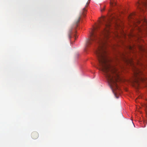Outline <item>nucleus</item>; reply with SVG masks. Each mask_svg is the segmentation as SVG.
I'll return each mask as SVG.
<instances>
[{"label":"nucleus","instance_id":"1","mask_svg":"<svg viewBox=\"0 0 147 147\" xmlns=\"http://www.w3.org/2000/svg\"><path fill=\"white\" fill-rule=\"evenodd\" d=\"M110 23V19L103 17L98 25L94 28L90 38L87 41V45L88 46L92 43L96 44L94 52L98 60L99 69L104 73L114 92L115 90L119 89L116 82L119 77L117 69L110 64L107 56L106 42L109 37Z\"/></svg>","mask_w":147,"mask_h":147},{"label":"nucleus","instance_id":"2","mask_svg":"<svg viewBox=\"0 0 147 147\" xmlns=\"http://www.w3.org/2000/svg\"><path fill=\"white\" fill-rule=\"evenodd\" d=\"M147 0H139L136 5L140 10L141 13L140 19L135 17L134 14H131L129 17V20L131 22L130 25L137 29L141 34H147V20L142 13L147 10Z\"/></svg>","mask_w":147,"mask_h":147},{"label":"nucleus","instance_id":"3","mask_svg":"<svg viewBox=\"0 0 147 147\" xmlns=\"http://www.w3.org/2000/svg\"><path fill=\"white\" fill-rule=\"evenodd\" d=\"M134 73V81L138 85L140 82H144L146 80V78L144 77V74L142 72V70L136 68Z\"/></svg>","mask_w":147,"mask_h":147},{"label":"nucleus","instance_id":"4","mask_svg":"<svg viewBox=\"0 0 147 147\" xmlns=\"http://www.w3.org/2000/svg\"><path fill=\"white\" fill-rule=\"evenodd\" d=\"M81 19V16H80L74 22L73 26L71 28H70L69 30L68 36L69 38H71V31L73 29L76 28L78 26V24L79 23Z\"/></svg>","mask_w":147,"mask_h":147},{"label":"nucleus","instance_id":"5","mask_svg":"<svg viewBox=\"0 0 147 147\" xmlns=\"http://www.w3.org/2000/svg\"><path fill=\"white\" fill-rule=\"evenodd\" d=\"M31 137L33 139H36L38 137V134L36 132H33L31 134Z\"/></svg>","mask_w":147,"mask_h":147},{"label":"nucleus","instance_id":"6","mask_svg":"<svg viewBox=\"0 0 147 147\" xmlns=\"http://www.w3.org/2000/svg\"><path fill=\"white\" fill-rule=\"evenodd\" d=\"M127 49L128 51H130V52H132V53H134V47H132L130 45L128 46Z\"/></svg>","mask_w":147,"mask_h":147},{"label":"nucleus","instance_id":"7","mask_svg":"<svg viewBox=\"0 0 147 147\" xmlns=\"http://www.w3.org/2000/svg\"><path fill=\"white\" fill-rule=\"evenodd\" d=\"M126 61H127V62H128L129 63H131V64L133 63V61H132V59L130 60V59H126Z\"/></svg>","mask_w":147,"mask_h":147},{"label":"nucleus","instance_id":"8","mask_svg":"<svg viewBox=\"0 0 147 147\" xmlns=\"http://www.w3.org/2000/svg\"><path fill=\"white\" fill-rule=\"evenodd\" d=\"M86 6H87V4L86 5V6H85V8H84L83 9L82 11V14H84V12L86 11L87 10H86Z\"/></svg>","mask_w":147,"mask_h":147},{"label":"nucleus","instance_id":"9","mask_svg":"<svg viewBox=\"0 0 147 147\" xmlns=\"http://www.w3.org/2000/svg\"><path fill=\"white\" fill-rule=\"evenodd\" d=\"M146 103L145 104V106L146 107V116H147V99L146 100Z\"/></svg>","mask_w":147,"mask_h":147},{"label":"nucleus","instance_id":"10","mask_svg":"<svg viewBox=\"0 0 147 147\" xmlns=\"http://www.w3.org/2000/svg\"><path fill=\"white\" fill-rule=\"evenodd\" d=\"M110 4H111V5H114V4H115V5H116V3L115 2H111L110 3Z\"/></svg>","mask_w":147,"mask_h":147},{"label":"nucleus","instance_id":"11","mask_svg":"<svg viewBox=\"0 0 147 147\" xmlns=\"http://www.w3.org/2000/svg\"><path fill=\"white\" fill-rule=\"evenodd\" d=\"M104 9H105V8L104 7H103V8L102 9H101V10H100L101 11V12H102L104 10Z\"/></svg>","mask_w":147,"mask_h":147},{"label":"nucleus","instance_id":"12","mask_svg":"<svg viewBox=\"0 0 147 147\" xmlns=\"http://www.w3.org/2000/svg\"><path fill=\"white\" fill-rule=\"evenodd\" d=\"M129 51V52H129L130 53H132V52H130V51Z\"/></svg>","mask_w":147,"mask_h":147},{"label":"nucleus","instance_id":"13","mask_svg":"<svg viewBox=\"0 0 147 147\" xmlns=\"http://www.w3.org/2000/svg\"><path fill=\"white\" fill-rule=\"evenodd\" d=\"M139 36L140 37V34H139Z\"/></svg>","mask_w":147,"mask_h":147}]
</instances>
